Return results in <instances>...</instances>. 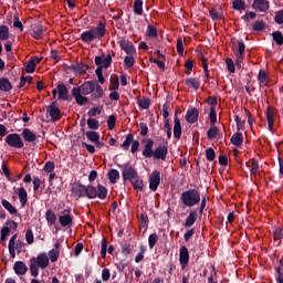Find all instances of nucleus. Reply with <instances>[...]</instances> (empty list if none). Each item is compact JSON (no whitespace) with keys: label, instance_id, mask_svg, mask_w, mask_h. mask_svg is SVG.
Segmentation results:
<instances>
[{"label":"nucleus","instance_id":"6e6552de","mask_svg":"<svg viewBox=\"0 0 283 283\" xmlns=\"http://www.w3.org/2000/svg\"><path fill=\"white\" fill-rule=\"evenodd\" d=\"M179 263L182 270L189 266V249L187 245H181L179 249Z\"/></svg>","mask_w":283,"mask_h":283},{"label":"nucleus","instance_id":"2eb2a0df","mask_svg":"<svg viewBox=\"0 0 283 283\" xmlns=\"http://www.w3.org/2000/svg\"><path fill=\"white\" fill-rule=\"evenodd\" d=\"M95 65H97V67H101V70H103V67L105 69L109 67V65H112V55L108 54L106 57L96 56Z\"/></svg>","mask_w":283,"mask_h":283},{"label":"nucleus","instance_id":"b1692460","mask_svg":"<svg viewBox=\"0 0 283 283\" xmlns=\"http://www.w3.org/2000/svg\"><path fill=\"white\" fill-rule=\"evenodd\" d=\"M276 283H283V258L279 261V266L274 268Z\"/></svg>","mask_w":283,"mask_h":283},{"label":"nucleus","instance_id":"1a4fd4ad","mask_svg":"<svg viewBox=\"0 0 283 283\" xmlns=\"http://www.w3.org/2000/svg\"><path fill=\"white\" fill-rule=\"evenodd\" d=\"M72 213L70 209L63 210L62 214L59 216V222L61 227H72Z\"/></svg>","mask_w":283,"mask_h":283},{"label":"nucleus","instance_id":"ea45409f","mask_svg":"<svg viewBox=\"0 0 283 283\" xmlns=\"http://www.w3.org/2000/svg\"><path fill=\"white\" fill-rule=\"evenodd\" d=\"M207 136L209 140H213L218 136V126L210 125L209 130L207 132Z\"/></svg>","mask_w":283,"mask_h":283},{"label":"nucleus","instance_id":"e433bc0d","mask_svg":"<svg viewBox=\"0 0 283 283\" xmlns=\"http://www.w3.org/2000/svg\"><path fill=\"white\" fill-rule=\"evenodd\" d=\"M272 39L276 43V45H283V34L282 31H274L272 33Z\"/></svg>","mask_w":283,"mask_h":283},{"label":"nucleus","instance_id":"6e6d98bb","mask_svg":"<svg viewBox=\"0 0 283 283\" xmlns=\"http://www.w3.org/2000/svg\"><path fill=\"white\" fill-rule=\"evenodd\" d=\"M156 242H158V234L156 233L150 234L148 238L149 249H154V247H156Z\"/></svg>","mask_w":283,"mask_h":283},{"label":"nucleus","instance_id":"72a5a7b5","mask_svg":"<svg viewBox=\"0 0 283 283\" xmlns=\"http://www.w3.org/2000/svg\"><path fill=\"white\" fill-rule=\"evenodd\" d=\"M118 178H120V172L116 169H111L108 171V179L112 182V185H116Z\"/></svg>","mask_w":283,"mask_h":283},{"label":"nucleus","instance_id":"603ef678","mask_svg":"<svg viewBox=\"0 0 283 283\" xmlns=\"http://www.w3.org/2000/svg\"><path fill=\"white\" fill-rule=\"evenodd\" d=\"M59 255H60V251L52 249V250L49 252L48 258H49V260H50L51 262H56V260H59Z\"/></svg>","mask_w":283,"mask_h":283},{"label":"nucleus","instance_id":"680f3d73","mask_svg":"<svg viewBox=\"0 0 283 283\" xmlns=\"http://www.w3.org/2000/svg\"><path fill=\"white\" fill-rule=\"evenodd\" d=\"M134 63H136V61L134 60V56L132 55H127L124 59V64L126 65V67L129 70V67H134Z\"/></svg>","mask_w":283,"mask_h":283},{"label":"nucleus","instance_id":"a19ab883","mask_svg":"<svg viewBox=\"0 0 283 283\" xmlns=\"http://www.w3.org/2000/svg\"><path fill=\"white\" fill-rule=\"evenodd\" d=\"M132 143H134V135L128 134L122 144V148L126 149V151H127L129 149V146L132 145Z\"/></svg>","mask_w":283,"mask_h":283},{"label":"nucleus","instance_id":"393cba45","mask_svg":"<svg viewBox=\"0 0 283 283\" xmlns=\"http://www.w3.org/2000/svg\"><path fill=\"white\" fill-rule=\"evenodd\" d=\"M18 197L20 200V205L22 207H25V205H28V191H25V188L21 187L18 189Z\"/></svg>","mask_w":283,"mask_h":283},{"label":"nucleus","instance_id":"8fccbe9b","mask_svg":"<svg viewBox=\"0 0 283 283\" xmlns=\"http://www.w3.org/2000/svg\"><path fill=\"white\" fill-rule=\"evenodd\" d=\"M42 35H43V27L35 25L33 28V39H41Z\"/></svg>","mask_w":283,"mask_h":283},{"label":"nucleus","instance_id":"4d7b16f0","mask_svg":"<svg viewBox=\"0 0 283 283\" xmlns=\"http://www.w3.org/2000/svg\"><path fill=\"white\" fill-rule=\"evenodd\" d=\"M138 105L139 107H142V109H149V105H150L149 98L143 97L138 99Z\"/></svg>","mask_w":283,"mask_h":283},{"label":"nucleus","instance_id":"20e7f679","mask_svg":"<svg viewBox=\"0 0 283 283\" xmlns=\"http://www.w3.org/2000/svg\"><path fill=\"white\" fill-rule=\"evenodd\" d=\"M180 200L184 207H196V205H200V191L197 189H189L181 193Z\"/></svg>","mask_w":283,"mask_h":283},{"label":"nucleus","instance_id":"0e129e2a","mask_svg":"<svg viewBox=\"0 0 283 283\" xmlns=\"http://www.w3.org/2000/svg\"><path fill=\"white\" fill-rule=\"evenodd\" d=\"M25 241L29 244H33L34 243V233L32 232V229H28L25 232Z\"/></svg>","mask_w":283,"mask_h":283},{"label":"nucleus","instance_id":"69168bd1","mask_svg":"<svg viewBox=\"0 0 283 283\" xmlns=\"http://www.w3.org/2000/svg\"><path fill=\"white\" fill-rule=\"evenodd\" d=\"M238 45H239V49H238V54L237 55H239V56H244V52H245V50H247V45H244V41H242V40H240L239 42H238Z\"/></svg>","mask_w":283,"mask_h":283},{"label":"nucleus","instance_id":"5701e85b","mask_svg":"<svg viewBox=\"0 0 283 283\" xmlns=\"http://www.w3.org/2000/svg\"><path fill=\"white\" fill-rule=\"evenodd\" d=\"M231 145H234V147H242V144L244 143V136L242 133H235L230 139Z\"/></svg>","mask_w":283,"mask_h":283},{"label":"nucleus","instance_id":"052dcab7","mask_svg":"<svg viewBox=\"0 0 283 283\" xmlns=\"http://www.w3.org/2000/svg\"><path fill=\"white\" fill-rule=\"evenodd\" d=\"M274 21L277 23V25H283V10L275 12Z\"/></svg>","mask_w":283,"mask_h":283},{"label":"nucleus","instance_id":"3c124183","mask_svg":"<svg viewBox=\"0 0 283 283\" xmlns=\"http://www.w3.org/2000/svg\"><path fill=\"white\" fill-rule=\"evenodd\" d=\"M76 195L78 198H85L87 196V187L86 186H77Z\"/></svg>","mask_w":283,"mask_h":283},{"label":"nucleus","instance_id":"a211bd4d","mask_svg":"<svg viewBox=\"0 0 283 283\" xmlns=\"http://www.w3.org/2000/svg\"><path fill=\"white\" fill-rule=\"evenodd\" d=\"M199 116H200V112L198 111V108H191L186 114V120L190 125H193V123H198V117Z\"/></svg>","mask_w":283,"mask_h":283},{"label":"nucleus","instance_id":"09e8293b","mask_svg":"<svg viewBox=\"0 0 283 283\" xmlns=\"http://www.w3.org/2000/svg\"><path fill=\"white\" fill-rule=\"evenodd\" d=\"M86 197L94 199L96 197V187L94 186H87L86 187Z\"/></svg>","mask_w":283,"mask_h":283},{"label":"nucleus","instance_id":"f03ea898","mask_svg":"<svg viewBox=\"0 0 283 283\" xmlns=\"http://www.w3.org/2000/svg\"><path fill=\"white\" fill-rule=\"evenodd\" d=\"M105 32H107V30L105 28V23H103V21H99L97 27L91 28L90 30L84 31L81 34V40L84 43H92V41H95V39L101 41V39H103V36H105Z\"/></svg>","mask_w":283,"mask_h":283},{"label":"nucleus","instance_id":"6ab92c4d","mask_svg":"<svg viewBox=\"0 0 283 283\" xmlns=\"http://www.w3.org/2000/svg\"><path fill=\"white\" fill-rule=\"evenodd\" d=\"M153 157L156 160H165L167 158V147L165 146H158L154 153H153Z\"/></svg>","mask_w":283,"mask_h":283},{"label":"nucleus","instance_id":"2f4dec72","mask_svg":"<svg viewBox=\"0 0 283 283\" xmlns=\"http://www.w3.org/2000/svg\"><path fill=\"white\" fill-rule=\"evenodd\" d=\"M10 39V29L7 25H0V41Z\"/></svg>","mask_w":283,"mask_h":283},{"label":"nucleus","instance_id":"dca6fc26","mask_svg":"<svg viewBox=\"0 0 283 283\" xmlns=\"http://www.w3.org/2000/svg\"><path fill=\"white\" fill-rule=\"evenodd\" d=\"M46 112L52 118V120H59L61 118V109L57 108L55 103L49 105Z\"/></svg>","mask_w":283,"mask_h":283},{"label":"nucleus","instance_id":"58836bf2","mask_svg":"<svg viewBox=\"0 0 283 283\" xmlns=\"http://www.w3.org/2000/svg\"><path fill=\"white\" fill-rule=\"evenodd\" d=\"M2 207H4V209L9 211V213H11V216H14L17 213V208H14V206H12V203H10L6 199L2 200Z\"/></svg>","mask_w":283,"mask_h":283},{"label":"nucleus","instance_id":"de8ad7c7","mask_svg":"<svg viewBox=\"0 0 283 283\" xmlns=\"http://www.w3.org/2000/svg\"><path fill=\"white\" fill-rule=\"evenodd\" d=\"M260 169V164L253 159L252 160V166H251V169H250V174L251 176H254V178L258 176V171Z\"/></svg>","mask_w":283,"mask_h":283},{"label":"nucleus","instance_id":"864d4df0","mask_svg":"<svg viewBox=\"0 0 283 283\" xmlns=\"http://www.w3.org/2000/svg\"><path fill=\"white\" fill-rule=\"evenodd\" d=\"M147 36H150L151 39H156V36H158V30L156 29V27L148 25Z\"/></svg>","mask_w":283,"mask_h":283},{"label":"nucleus","instance_id":"ddd939ff","mask_svg":"<svg viewBox=\"0 0 283 283\" xmlns=\"http://www.w3.org/2000/svg\"><path fill=\"white\" fill-rule=\"evenodd\" d=\"M159 186H160V172L153 171L149 177V189H151V191H156V189H158Z\"/></svg>","mask_w":283,"mask_h":283},{"label":"nucleus","instance_id":"774afa93","mask_svg":"<svg viewBox=\"0 0 283 283\" xmlns=\"http://www.w3.org/2000/svg\"><path fill=\"white\" fill-rule=\"evenodd\" d=\"M108 129L112 132L116 127V116L111 115L107 119Z\"/></svg>","mask_w":283,"mask_h":283},{"label":"nucleus","instance_id":"9b49d317","mask_svg":"<svg viewBox=\"0 0 283 283\" xmlns=\"http://www.w3.org/2000/svg\"><path fill=\"white\" fill-rule=\"evenodd\" d=\"M42 59L33 56L31 57L25 64H24V72L27 74H32L34 73V70H36V65L41 63Z\"/></svg>","mask_w":283,"mask_h":283},{"label":"nucleus","instance_id":"338daca9","mask_svg":"<svg viewBox=\"0 0 283 283\" xmlns=\"http://www.w3.org/2000/svg\"><path fill=\"white\" fill-rule=\"evenodd\" d=\"M95 73L98 78V83H101V85H103V83H105V77L103 76V69H101V66H97Z\"/></svg>","mask_w":283,"mask_h":283},{"label":"nucleus","instance_id":"bb28decb","mask_svg":"<svg viewBox=\"0 0 283 283\" xmlns=\"http://www.w3.org/2000/svg\"><path fill=\"white\" fill-rule=\"evenodd\" d=\"M252 30L254 32H264L266 30V22L264 20H256L252 25Z\"/></svg>","mask_w":283,"mask_h":283},{"label":"nucleus","instance_id":"a18cd8bd","mask_svg":"<svg viewBox=\"0 0 283 283\" xmlns=\"http://www.w3.org/2000/svg\"><path fill=\"white\" fill-rule=\"evenodd\" d=\"M206 158L209 163H213L216 160V150L211 147L206 149Z\"/></svg>","mask_w":283,"mask_h":283},{"label":"nucleus","instance_id":"e2e57ef3","mask_svg":"<svg viewBox=\"0 0 283 283\" xmlns=\"http://www.w3.org/2000/svg\"><path fill=\"white\" fill-rule=\"evenodd\" d=\"M209 116L211 125H216V123H218V113L216 112V108H210Z\"/></svg>","mask_w":283,"mask_h":283},{"label":"nucleus","instance_id":"f257e3e1","mask_svg":"<svg viewBox=\"0 0 283 283\" xmlns=\"http://www.w3.org/2000/svg\"><path fill=\"white\" fill-rule=\"evenodd\" d=\"M71 94L75 98L77 105H85L88 101L85 96L90 94L93 101L103 98V87L96 82H85L80 87H73Z\"/></svg>","mask_w":283,"mask_h":283},{"label":"nucleus","instance_id":"4c0bfd02","mask_svg":"<svg viewBox=\"0 0 283 283\" xmlns=\"http://www.w3.org/2000/svg\"><path fill=\"white\" fill-rule=\"evenodd\" d=\"M130 184L137 191H143V179H140L138 175L133 180H130Z\"/></svg>","mask_w":283,"mask_h":283},{"label":"nucleus","instance_id":"c85d7f7f","mask_svg":"<svg viewBox=\"0 0 283 283\" xmlns=\"http://www.w3.org/2000/svg\"><path fill=\"white\" fill-rule=\"evenodd\" d=\"M258 78L261 87H266L269 85V77L266 76V71L261 70L259 72Z\"/></svg>","mask_w":283,"mask_h":283},{"label":"nucleus","instance_id":"f3484780","mask_svg":"<svg viewBox=\"0 0 283 283\" xmlns=\"http://www.w3.org/2000/svg\"><path fill=\"white\" fill-rule=\"evenodd\" d=\"M119 46L126 54H136V49L134 48V43L129 40H122L119 41Z\"/></svg>","mask_w":283,"mask_h":283},{"label":"nucleus","instance_id":"5fc2aeb1","mask_svg":"<svg viewBox=\"0 0 283 283\" xmlns=\"http://www.w3.org/2000/svg\"><path fill=\"white\" fill-rule=\"evenodd\" d=\"M87 125L90 129H98V127H101V124L98 123V120L94 118H88Z\"/></svg>","mask_w":283,"mask_h":283},{"label":"nucleus","instance_id":"a878e982","mask_svg":"<svg viewBox=\"0 0 283 283\" xmlns=\"http://www.w3.org/2000/svg\"><path fill=\"white\" fill-rule=\"evenodd\" d=\"M145 253H147V247L145 244H139V253L135 256L136 264H140L145 260Z\"/></svg>","mask_w":283,"mask_h":283},{"label":"nucleus","instance_id":"9d476101","mask_svg":"<svg viewBox=\"0 0 283 283\" xmlns=\"http://www.w3.org/2000/svg\"><path fill=\"white\" fill-rule=\"evenodd\" d=\"M252 8L256 12H269V8H271V4L269 0H254L252 3Z\"/></svg>","mask_w":283,"mask_h":283},{"label":"nucleus","instance_id":"f8f14e48","mask_svg":"<svg viewBox=\"0 0 283 283\" xmlns=\"http://www.w3.org/2000/svg\"><path fill=\"white\" fill-rule=\"evenodd\" d=\"M122 176L124 180H129L130 182V180L135 179L138 176V172L136 171V169H134V167L125 165Z\"/></svg>","mask_w":283,"mask_h":283},{"label":"nucleus","instance_id":"f704fd0d","mask_svg":"<svg viewBox=\"0 0 283 283\" xmlns=\"http://www.w3.org/2000/svg\"><path fill=\"white\" fill-rule=\"evenodd\" d=\"M185 85H187V87H192L193 90H200V81L193 77L186 80Z\"/></svg>","mask_w":283,"mask_h":283},{"label":"nucleus","instance_id":"412c9836","mask_svg":"<svg viewBox=\"0 0 283 283\" xmlns=\"http://www.w3.org/2000/svg\"><path fill=\"white\" fill-rule=\"evenodd\" d=\"M13 271L17 275H25L28 273V265L22 261H17L13 265Z\"/></svg>","mask_w":283,"mask_h":283},{"label":"nucleus","instance_id":"4be33fe9","mask_svg":"<svg viewBox=\"0 0 283 283\" xmlns=\"http://www.w3.org/2000/svg\"><path fill=\"white\" fill-rule=\"evenodd\" d=\"M22 138L25 140V143H36V134L30 130V128H24L22 130Z\"/></svg>","mask_w":283,"mask_h":283},{"label":"nucleus","instance_id":"49530a36","mask_svg":"<svg viewBox=\"0 0 283 283\" xmlns=\"http://www.w3.org/2000/svg\"><path fill=\"white\" fill-rule=\"evenodd\" d=\"M134 12L135 14H143V0H135Z\"/></svg>","mask_w":283,"mask_h":283},{"label":"nucleus","instance_id":"aec40b11","mask_svg":"<svg viewBox=\"0 0 283 283\" xmlns=\"http://www.w3.org/2000/svg\"><path fill=\"white\" fill-rule=\"evenodd\" d=\"M143 156L145 158H151L154 156V140L147 139L144 146Z\"/></svg>","mask_w":283,"mask_h":283},{"label":"nucleus","instance_id":"79ce46f5","mask_svg":"<svg viewBox=\"0 0 283 283\" xmlns=\"http://www.w3.org/2000/svg\"><path fill=\"white\" fill-rule=\"evenodd\" d=\"M233 10H247V3L243 0H234L232 4Z\"/></svg>","mask_w":283,"mask_h":283},{"label":"nucleus","instance_id":"c756f323","mask_svg":"<svg viewBox=\"0 0 283 283\" xmlns=\"http://www.w3.org/2000/svg\"><path fill=\"white\" fill-rule=\"evenodd\" d=\"M96 197L99 198V200H105V198H107V188L101 184L97 185Z\"/></svg>","mask_w":283,"mask_h":283},{"label":"nucleus","instance_id":"473e14b6","mask_svg":"<svg viewBox=\"0 0 283 283\" xmlns=\"http://www.w3.org/2000/svg\"><path fill=\"white\" fill-rule=\"evenodd\" d=\"M86 138L91 143H94V145H95L96 143H98V140H101V135H98V133H96L94 130H88V132H86Z\"/></svg>","mask_w":283,"mask_h":283},{"label":"nucleus","instance_id":"4468645a","mask_svg":"<svg viewBox=\"0 0 283 283\" xmlns=\"http://www.w3.org/2000/svg\"><path fill=\"white\" fill-rule=\"evenodd\" d=\"M197 220H198V211L191 210L188 217L186 218V221L182 223V227H185V229H189L193 227V224H196Z\"/></svg>","mask_w":283,"mask_h":283},{"label":"nucleus","instance_id":"bf43d9fd","mask_svg":"<svg viewBox=\"0 0 283 283\" xmlns=\"http://www.w3.org/2000/svg\"><path fill=\"white\" fill-rule=\"evenodd\" d=\"M234 120L237 123L238 132H244V120H242L238 115L234 116Z\"/></svg>","mask_w":283,"mask_h":283},{"label":"nucleus","instance_id":"0eeeda50","mask_svg":"<svg viewBox=\"0 0 283 283\" xmlns=\"http://www.w3.org/2000/svg\"><path fill=\"white\" fill-rule=\"evenodd\" d=\"M4 140L9 147H14L15 149H22L24 145L19 134H9Z\"/></svg>","mask_w":283,"mask_h":283},{"label":"nucleus","instance_id":"cd10ccee","mask_svg":"<svg viewBox=\"0 0 283 283\" xmlns=\"http://www.w3.org/2000/svg\"><path fill=\"white\" fill-rule=\"evenodd\" d=\"M57 94L60 101H67V87H65V85H57Z\"/></svg>","mask_w":283,"mask_h":283},{"label":"nucleus","instance_id":"37998d69","mask_svg":"<svg viewBox=\"0 0 283 283\" xmlns=\"http://www.w3.org/2000/svg\"><path fill=\"white\" fill-rule=\"evenodd\" d=\"M119 83H118V76L113 75L111 76V85H109V91L115 92L118 90Z\"/></svg>","mask_w":283,"mask_h":283},{"label":"nucleus","instance_id":"c03bdc74","mask_svg":"<svg viewBox=\"0 0 283 283\" xmlns=\"http://www.w3.org/2000/svg\"><path fill=\"white\" fill-rule=\"evenodd\" d=\"M226 65L231 74H235V62L231 57L226 59Z\"/></svg>","mask_w":283,"mask_h":283},{"label":"nucleus","instance_id":"13d9d810","mask_svg":"<svg viewBox=\"0 0 283 283\" xmlns=\"http://www.w3.org/2000/svg\"><path fill=\"white\" fill-rule=\"evenodd\" d=\"M193 235H196V228H192V229L186 231V233L184 234L185 242H190V240H191V238H193Z\"/></svg>","mask_w":283,"mask_h":283},{"label":"nucleus","instance_id":"39448f33","mask_svg":"<svg viewBox=\"0 0 283 283\" xmlns=\"http://www.w3.org/2000/svg\"><path fill=\"white\" fill-rule=\"evenodd\" d=\"M18 234H13L9 240V253L12 258H15L18 253H23L25 251V243L22 240H18Z\"/></svg>","mask_w":283,"mask_h":283},{"label":"nucleus","instance_id":"423d86ee","mask_svg":"<svg viewBox=\"0 0 283 283\" xmlns=\"http://www.w3.org/2000/svg\"><path fill=\"white\" fill-rule=\"evenodd\" d=\"M268 129L271 134H275L273 125H275V116H277V111L273 106H268L266 112Z\"/></svg>","mask_w":283,"mask_h":283},{"label":"nucleus","instance_id":"c9c22d12","mask_svg":"<svg viewBox=\"0 0 283 283\" xmlns=\"http://www.w3.org/2000/svg\"><path fill=\"white\" fill-rule=\"evenodd\" d=\"M45 220L50 226L56 224V214L52 210H46Z\"/></svg>","mask_w":283,"mask_h":283},{"label":"nucleus","instance_id":"7ed1b4c3","mask_svg":"<svg viewBox=\"0 0 283 283\" xmlns=\"http://www.w3.org/2000/svg\"><path fill=\"white\" fill-rule=\"evenodd\" d=\"M48 266H50V256L45 252H41L36 258L30 259V271L33 277L39 276V269H48Z\"/></svg>","mask_w":283,"mask_h":283},{"label":"nucleus","instance_id":"7c9ffc66","mask_svg":"<svg viewBox=\"0 0 283 283\" xmlns=\"http://www.w3.org/2000/svg\"><path fill=\"white\" fill-rule=\"evenodd\" d=\"M12 90V83L8 78H0V91L1 92H10Z\"/></svg>","mask_w":283,"mask_h":283}]
</instances>
